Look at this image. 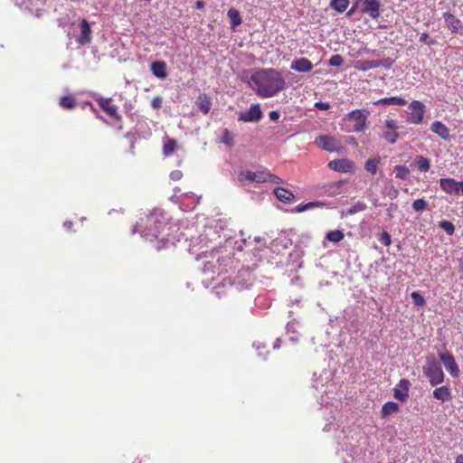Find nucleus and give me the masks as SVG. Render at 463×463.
<instances>
[{
  "instance_id": "4",
  "label": "nucleus",
  "mask_w": 463,
  "mask_h": 463,
  "mask_svg": "<svg viewBox=\"0 0 463 463\" xmlns=\"http://www.w3.org/2000/svg\"><path fill=\"white\" fill-rule=\"evenodd\" d=\"M422 372L429 379L431 386H437L444 382L445 374L441 364L432 354L426 357L425 364L422 366Z\"/></svg>"
},
{
  "instance_id": "48",
  "label": "nucleus",
  "mask_w": 463,
  "mask_h": 463,
  "mask_svg": "<svg viewBox=\"0 0 463 463\" xmlns=\"http://www.w3.org/2000/svg\"><path fill=\"white\" fill-rule=\"evenodd\" d=\"M420 41L421 43H427L428 45H432L435 43V41L434 40H430L429 41V34L428 33H422L420 36Z\"/></svg>"
},
{
  "instance_id": "63",
  "label": "nucleus",
  "mask_w": 463,
  "mask_h": 463,
  "mask_svg": "<svg viewBox=\"0 0 463 463\" xmlns=\"http://www.w3.org/2000/svg\"><path fill=\"white\" fill-rule=\"evenodd\" d=\"M387 211H388V215H389V216H392V210H391V209H388Z\"/></svg>"
},
{
  "instance_id": "62",
  "label": "nucleus",
  "mask_w": 463,
  "mask_h": 463,
  "mask_svg": "<svg viewBox=\"0 0 463 463\" xmlns=\"http://www.w3.org/2000/svg\"><path fill=\"white\" fill-rule=\"evenodd\" d=\"M292 326H293L292 324L288 323L287 326L288 330H289L292 327Z\"/></svg>"
},
{
  "instance_id": "14",
  "label": "nucleus",
  "mask_w": 463,
  "mask_h": 463,
  "mask_svg": "<svg viewBox=\"0 0 463 463\" xmlns=\"http://www.w3.org/2000/svg\"><path fill=\"white\" fill-rule=\"evenodd\" d=\"M410 382L406 379H401L397 386L393 389L395 399L404 402L409 397Z\"/></svg>"
},
{
  "instance_id": "44",
  "label": "nucleus",
  "mask_w": 463,
  "mask_h": 463,
  "mask_svg": "<svg viewBox=\"0 0 463 463\" xmlns=\"http://www.w3.org/2000/svg\"><path fill=\"white\" fill-rule=\"evenodd\" d=\"M328 63L333 67H339L344 63V58L339 54H334L330 57Z\"/></svg>"
},
{
  "instance_id": "30",
  "label": "nucleus",
  "mask_w": 463,
  "mask_h": 463,
  "mask_svg": "<svg viewBox=\"0 0 463 463\" xmlns=\"http://www.w3.org/2000/svg\"><path fill=\"white\" fill-rule=\"evenodd\" d=\"M407 102L404 99L400 97H390V98H383L375 102V104H383V105H398V106H403Z\"/></svg>"
},
{
  "instance_id": "54",
  "label": "nucleus",
  "mask_w": 463,
  "mask_h": 463,
  "mask_svg": "<svg viewBox=\"0 0 463 463\" xmlns=\"http://www.w3.org/2000/svg\"><path fill=\"white\" fill-rule=\"evenodd\" d=\"M455 463H463V454H459L457 456Z\"/></svg>"
},
{
  "instance_id": "61",
  "label": "nucleus",
  "mask_w": 463,
  "mask_h": 463,
  "mask_svg": "<svg viewBox=\"0 0 463 463\" xmlns=\"http://www.w3.org/2000/svg\"><path fill=\"white\" fill-rule=\"evenodd\" d=\"M262 300V298L259 297L256 298V305L259 306L260 304V301Z\"/></svg>"
},
{
  "instance_id": "36",
  "label": "nucleus",
  "mask_w": 463,
  "mask_h": 463,
  "mask_svg": "<svg viewBox=\"0 0 463 463\" xmlns=\"http://www.w3.org/2000/svg\"><path fill=\"white\" fill-rule=\"evenodd\" d=\"M14 2L16 5L29 12H32L36 5L35 0H14Z\"/></svg>"
},
{
  "instance_id": "22",
  "label": "nucleus",
  "mask_w": 463,
  "mask_h": 463,
  "mask_svg": "<svg viewBox=\"0 0 463 463\" xmlns=\"http://www.w3.org/2000/svg\"><path fill=\"white\" fill-rule=\"evenodd\" d=\"M250 272L246 270H240L238 275L233 280V284L236 285L238 289L247 288L250 285Z\"/></svg>"
},
{
  "instance_id": "47",
  "label": "nucleus",
  "mask_w": 463,
  "mask_h": 463,
  "mask_svg": "<svg viewBox=\"0 0 463 463\" xmlns=\"http://www.w3.org/2000/svg\"><path fill=\"white\" fill-rule=\"evenodd\" d=\"M393 62H394V61L392 59H391V58H385V59H383V60H377V63H379V67L383 66L385 69L392 68Z\"/></svg>"
},
{
  "instance_id": "3",
  "label": "nucleus",
  "mask_w": 463,
  "mask_h": 463,
  "mask_svg": "<svg viewBox=\"0 0 463 463\" xmlns=\"http://www.w3.org/2000/svg\"><path fill=\"white\" fill-rule=\"evenodd\" d=\"M204 258L203 273L205 275L227 271L232 260L229 254H221L220 250H213L210 253L203 252Z\"/></svg>"
},
{
  "instance_id": "20",
  "label": "nucleus",
  "mask_w": 463,
  "mask_h": 463,
  "mask_svg": "<svg viewBox=\"0 0 463 463\" xmlns=\"http://www.w3.org/2000/svg\"><path fill=\"white\" fill-rule=\"evenodd\" d=\"M150 70L153 75L160 80L167 77V67L165 61H156L151 63Z\"/></svg>"
},
{
  "instance_id": "25",
  "label": "nucleus",
  "mask_w": 463,
  "mask_h": 463,
  "mask_svg": "<svg viewBox=\"0 0 463 463\" xmlns=\"http://www.w3.org/2000/svg\"><path fill=\"white\" fill-rule=\"evenodd\" d=\"M413 165L416 166V168L420 172H428L430 168V161L427 157H424L423 156L418 155L415 157V160L413 162Z\"/></svg>"
},
{
  "instance_id": "6",
  "label": "nucleus",
  "mask_w": 463,
  "mask_h": 463,
  "mask_svg": "<svg viewBox=\"0 0 463 463\" xmlns=\"http://www.w3.org/2000/svg\"><path fill=\"white\" fill-rule=\"evenodd\" d=\"M425 105L420 100H412L408 107L406 121L410 124L419 125L422 123L425 114Z\"/></svg>"
},
{
  "instance_id": "28",
  "label": "nucleus",
  "mask_w": 463,
  "mask_h": 463,
  "mask_svg": "<svg viewBox=\"0 0 463 463\" xmlns=\"http://www.w3.org/2000/svg\"><path fill=\"white\" fill-rule=\"evenodd\" d=\"M324 205L323 203L316 201V202H309L307 203H301L296 206L291 212L292 213H303L305 211L312 210L317 207H320Z\"/></svg>"
},
{
  "instance_id": "59",
  "label": "nucleus",
  "mask_w": 463,
  "mask_h": 463,
  "mask_svg": "<svg viewBox=\"0 0 463 463\" xmlns=\"http://www.w3.org/2000/svg\"><path fill=\"white\" fill-rule=\"evenodd\" d=\"M458 270L463 273V259L459 260Z\"/></svg>"
},
{
  "instance_id": "9",
  "label": "nucleus",
  "mask_w": 463,
  "mask_h": 463,
  "mask_svg": "<svg viewBox=\"0 0 463 463\" xmlns=\"http://www.w3.org/2000/svg\"><path fill=\"white\" fill-rule=\"evenodd\" d=\"M384 127L386 130H384L382 134V137L385 139L390 144H395L400 135L397 132L399 128L397 121L392 118L386 119L384 122Z\"/></svg>"
},
{
  "instance_id": "50",
  "label": "nucleus",
  "mask_w": 463,
  "mask_h": 463,
  "mask_svg": "<svg viewBox=\"0 0 463 463\" xmlns=\"http://www.w3.org/2000/svg\"><path fill=\"white\" fill-rule=\"evenodd\" d=\"M183 173L180 170H175L171 172L170 178L174 181H178L182 178Z\"/></svg>"
},
{
  "instance_id": "5",
  "label": "nucleus",
  "mask_w": 463,
  "mask_h": 463,
  "mask_svg": "<svg viewBox=\"0 0 463 463\" xmlns=\"http://www.w3.org/2000/svg\"><path fill=\"white\" fill-rule=\"evenodd\" d=\"M370 113L367 109H354L347 113L344 118V122H351L352 126L343 128L345 132H364L366 128V122Z\"/></svg>"
},
{
  "instance_id": "52",
  "label": "nucleus",
  "mask_w": 463,
  "mask_h": 463,
  "mask_svg": "<svg viewBox=\"0 0 463 463\" xmlns=\"http://www.w3.org/2000/svg\"><path fill=\"white\" fill-rule=\"evenodd\" d=\"M279 112L277 110H272L269 113V117L271 120L276 121L279 118Z\"/></svg>"
},
{
  "instance_id": "39",
  "label": "nucleus",
  "mask_w": 463,
  "mask_h": 463,
  "mask_svg": "<svg viewBox=\"0 0 463 463\" xmlns=\"http://www.w3.org/2000/svg\"><path fill=\"white\" fill-rule=\"evenodd\" d=\"M176 147V141L175 139H169L163 147V153L165 156H169L174 153Z\"/></svg>"
},
{
  "instance_id": "64",
  "label": "nucleus",
  "mask_w": 463,
  "mask_h": 463,
  "mask_svg": "<svg viewBox=\"0 0 463 463\" xmlns=\"http://www.w3.org/2000/svg\"><path fill=\"white\" fill-rule=\"evenodd\" d=\"M290 340H291V341H295L296 339H295V337L291 336V337H290Z\"/></svg>"
},
{
  "instance_id": "31",
  "label": "nucleus",
  "mask_w": 463,
  "mask_h": 463,
  "mask_svg": "<svg viewBox=\"0 0 463 463\" xmlns=\"http://www.w3.org/2000/svg\"><path fill=\"white\" fill-rule=\"evenodd\" d=\"M329 5L336 12L344 13L349 5V0H331Z\"/></svg>"
},
{
  "instance_id": "21",
  "label": "nucleus",
  "mask_w": 463,
  "mask_h": 463,
  "mask_svg": "<svg viewBox=\"0 0 463 463\" xmlns=\"http://www.w3.org/2000/svg\"><path fill=\"white\" fill-rule=\"evenodd\" d=\"M443 17L448 28L454 33H458L462 26L461 21L449 12L444 13Z\"/></svg>"
},
{
  "instance_id": "17",
  "label": "nucleus",
  "mask_w": 463,
  "mask_h": 463,
  "mask_svg": "<svg viewBox=\"0 0 463 463\" xmlns=\"http://www.w3.org/2000/svg\"><path fill=\"white\" fill-rule=\"evenodd\" d=\"M98 103L99 107L110 117L119 119L120 117L118 114V108L114 105H111V99L110 98H99L98 99Z\"/></svg>"
},
{
  "instance_id": "16",
  "label": "nucleus",
  "mask_w": 463,
  "mask_h": 463,
  "mask_svg": "<svg viewBox=\"0 0 463 463\" xmlns=\"http://www.w3.org/2000/svg\"><path fill=\"white\" fill-rule=\"evenodd\" d=\"M91 40V29L87 22V20L82 19L80 22V33L77 37V42L81 44L85 45L89 43H90Z\"/></svg>"
},
{
  "instance_id": "12",
  "label": "nucleus",
  "mask_w": 463,
  "mask_h": 463,
  "mask_svg": "<svg viewBox=\"0 0 463 463\" xmlns=\"http://www.w3.org/2000/svg\"><path fill=\"white\" fill-rule=\"evenodd\" d=\"M380 6L379 0H363L361 11L367 14L372 19H377L380 16Z\"/></svg>"
},
{
  "instance_id": "41",
  "label": "nucleus",
  "mask_w": 463,
  "mask_h": 463,
  "mask_svg": "<svg viewBox=\"0 0 463 463\" xmlns=\"http://www.w3.org/2000/svg\"><path fill=\"white\" fill-rule=\"evenodd\" d=\"M439 227H440L442 230H444L448 235H452L455 232V226L449 221H446V220L440 221L439 222Z\"/></svg>"
},
{
  "instance_id": "60",
  "label": "nucleus",
  "mask_w": 463,
  "mask_h": 463,
  "mask_svg": "<svg viewBox=\"0 0 463 463\" xmlns=\"http://www.w3.org/2000/svg\"><path fill=\"white\" fill-rule=\"evenodd\" d=\"M279 342H280L279 338H278V339L275 341V343H274V345H273V348H274V349H278V348H279Z\"/></svg>"
},
{
  "instance_id": "58",
  "label": "nucleus",
  "mask_w": 463,
  "mask_h": 463,
  "mask_svg": "<svg viewBox=\"0 0 463 463\" xmlns=\"http://www.w3.org/2000/svg\"><path fill=\"white\" fill-rule=\"evenodd\" d=\"M458 194L461 193L463 194V181L458 182Z\"/></svg>"
},
{
  "instance_id": "55",
  "label": "nucleus",
  "mask_w": 463,
  "mask_h": 463,
  "mask_svg": "<svg viewBox=\"0 0 463 463\" xmlns=\"http://www.w3.org/2000/svg\"><path fill=\"white\" fill-rule=\"evenodd\" d=\"M63 226H64L66 229L70 230V229L71 228V226H72V222H71V221H66V222L63 223Z\"/></svg>"
},
{
  "instance_id": "26",
  "label": "nucleus",
  "mask_w": 463,
  "mask_h": 463,
  "mask_svg": "<svg viewBox=\"0 0 463 463\" xmlns=\"http://www.w3.org/2000/svg\"><path fill=\"white\" fill-rule=\"evenodd\" d=\"M197 106L203 114H207L212 107V101L205 94L200 95L197 99Z\"/></svg>"
},
{
  "instance_id": "53",
  "label": "nucleus",
  "mask_w": 463,
  "mask_h": 463,
  "mask_svg": "<svg viewBox=\"0 0 463 463\" xmlns=\"http://www.w3.org/2000/svg\"><path fill=\"white\" fill-rule=\"evenodd\" d=\"M196 9H203L204 7V3L202 0H198L195 3Z\"/></svg>"
},
{
  "instance_id": "1",
  "label": "nucleus",
  "mask_w": 463,
  "mask_h": 463,
  "mask_svg": "<svg viewBox=\"0 0 463 463\" xmlns=\"http://www.w3.org/2000/svg\"><path fill=\"white\" fill-rule=\"evenodd\" d=\"M241 80L262 99L272 98L287 87L284 77L276 69L245 71Z\"/></svg>"
},
{
  "instance_id": "42",
  "label": "nucleus",
  "mask_w": 463,
  "mask_h": 463,
  "mask_svg": "<svg viewBox=\"0 0 463 463\" xmlns=\"http://www.w3.org/2000/svg\"><path fill=\"white\" fill-rule=\"evenodd\" d=\"M221 142L227 145L228 146H232L233 142V136L228 129H224L222 133V137L221 138Z\"/></svg>"
},
{
  "instance_id": "32",
  "label": "nucleus",
  "mask_w": 463,
  "mask_h": 463,
  "mask_svg": "<svg viewBox=\"0 0 463 463\" xmlns=\"http://www.w3.org/2000/svg\"><path fill=\"white\" fill-rule=\"evenodd\" d=\"M398 410H399L398 403H396L394 402H388L383 404L381 412H382L383 417H387V416L398 411Z\"/></svg>"
},
{
  "instance_id": "13",
  "label": "nucleus",
  "mask_w": 463,
  "mask_h": 463,
  "mask_svg": "<svg viewBox=\"0 0 463 463\" xmlns=\"http://www.w3.org/2000/svg\"><path fill=\"white\" fill-rule=\"evenodd\" d=\"M328 166L340 173H351L354 170V164L346 158L332 160L328 163Z\"/></svg>"
},
{
  "instance_id": "29",
  "label": "nucleus",
  "mask_w": 463,
  "mask_h": 463,
  "mask_svg": "<svg viewBox=\"0 0 463 463\" xmlns=\"http://www.w3.org/2000/svg\"><path fill=\"white\" fill-rule=\"evenodd\" d=\"M381 163V157L376 156L373 158L368 159L364 164V169L372 175H375L377 173L378 165Z\"/></svg>"
},
{
  "instance_id": "40",
  "label": "nucleus",
  "mask_w": 463,
  "mask_h": 463,
  "mask_svg": "<svg viewBox=\"0 0 463 463\" xmlns=\"http://www.w3.org/2000/svg\"><path fill=\"white\" fill-rule=\"evenodd\" d=\"M427 202L423 198L415 200L411 204L412 209L416 213H422L427 209Z\"/></svg>"
},
{
  "instance_id": "51",
  "label": "nucleus",
  "mask_w": 463,
  "mask_h": 463,
  "mask_svg": "<svg viewBox=\"0 0 463 463\" xmlns=\"http://www.w3.org/2000/svg\"><path fill=\"white\" fill-rule=\"evenodd\" d=\"M315 107L320 110H327L330 108L329 103L318 101L315 103Z\"/></svg>"
},
{
  "instance_id": "15",
  "label": "nucleus",
  "mask_w": 463,
  "mask_h": 463,
  "mask_svg": "<svg viewBox=\"0 0 463 463\" xmlns=\"http://www.w3.org/2000/svg\"><path fill=\"white\" fill-rule=\"evenodd\" d=\"M290 69L298 72H309L313 69V64L307 58H298L292 61Z\"/></svg>"
},
{
  "instance_id": "10",
  "label": "nucleus",
  "mask_w": 463,
  "mask_h": 463,
  "mask_svg": "<svg viewBox=\"0 0 463 463\" xmlns=\"http://www.w3.org/2000/svg\"><path fill=\"white\" fill-rule=\"evenodd\" d=\"M439 357L443 363L446 370L454 378L459 375V369L454 356L449 352H439Z\"/></svg>"
},
{
  "instance_id": "57",
  "label": "nucleus",
  "mask_w": 463,
  "mask_h": 463,
  "mask_svg": "<svg viewBox=\"0 0 463 463\" xmlns=\"http://www.w3.org/2000/svg\"><path fill=\"white\" fill-rule=\"evenodd\" d=\"M355 12V6H353L346 14L348 17L352 16Z\"/></svg>"
},
{
  "instance_id": "34",
  "label": "nucleus",
  "mask_w": 463,
  "mask_h": 463,
  "mask_svg": "<svg viewBox=\"0 0 463 463\" xmlns=\"http://www.w3.org/2000/svg\"><path fill=\"white\" fill-rule=\"evenodd\" d=\"M395 177L401 180H406L410 175V170L405 165H396L394 167Z\"/></svg>"
},
{
  "instance_id": "8",
  "label": "nucleus",
  "mask_w": 463,
  "mask_h": 463,
  "mask_svg": "<svg viewBox=\"0 0 463 463\" xmlns=\"http://www.w3.org/2000/svg\"><path fill=\"white\" fill-rule=\"evenodd\" d=\"M262 111L260 104H251L247 111H241L238 119L243 122H258L262 118Z\"/></svg>"
},
{
  "instance_id": "38",
  "label": "nucleus",
  "mask_w": 463,
  "mask_h": 463,
  "mask_svg": "<svg viewBox=\"0 0 463 463\" xmlns=\"http://www.w3.org/2000/svg\"><path fill=\"white\" fill-rule=\"evenodd\" d=\"M366 209V204L364 202H356L347 210V214L353 215Z\"/></svg>"
},
{
  "instance_id": "18",
  "label": "nucleus",
  "mask_w": 463,
  "mask_h": 463,
  "mask_svg": "<svg viewBox=\"0 0 463 463\" xmlns=\"http://www.w3.org/2000/svg\"><path fill=\"white\" fill-rule=\"evenodd\" d=\"M458 182L453 178H440L439 186L449 194H458Z\"/></svg>"
},
{
  "instance_id": "7",
  "label": "nucleus",
  "mask_w": 463,
  "mask_h": 463,
  "mask_svg": "<svg viewBox=\"0 0 463 463\" xmlns=\"http://www.w3.org/2000/svg\"><path fill=\"white\" fill-rule=\"evenodd\" d=\"M266 170L251 172L241 171L238 174L237 180L241 185H247L250 183H265Z\"/></svg>"
},
{
  "instance_id": "45",
  "label": "nucleus",
  "mask_w": 463,
  "mask_h": 463,
  "mask_svg": "<svg viewBox=\"0 0 463 463\" xmlns=\"http://www.w3.org/2000/svg\"><path fill=\"white\" fill-rule=\"evenodd\" d=\"M379 241L384 245L389 246L392 243L391 235L387 232H383L379 235Z\"/></svg>"
},
{
  "instance_id": "2",
  "label": "nucleus",
  "mask_w": 463,
  "mask_h": 463,
  "mask_svg": "<svg viewBox=\"0 0 463 463\" xmlns=\"http://www.w3.org/2000/svg\"><path fill=\"white\" fill-rule=\"evenodd\" d=\"M169 229L165 213L162 210L155 209L148 215L140 218V221L133 227L132 233L139 232L143 238L150 241L158 240L162 245H157L156 249L160 250L168 241L166 232Z\"/></svg>"
},
{
  "instance_id": "11",
  "label": "nucleus",
  "mask_w": 463,
  "mask_h": 463,
  "mask_svg": "<svg viewBox=\"0 0 463 463\" xmlns=\"http://www.w3.org/2000/svg\"><path fill=\"white\" fill-rule=\"evenodd\" d=\"M315 143L319 147L328 152H335L340 146V143L336 138L326 135H320L316 137Z\"/></svg>"
},
{
  "instance_id": "35",
  "label": "nucleus",
  "mask_w": 463,
  "mask_h": 463,
  "mask_svg": "<svg viewBox=\"0 0 463 463\" xmlns=\"http://www.w3.org/2000/svg\"><path fill=\"white\" fill-rule=\"evenodd\" d=\"M344 233L342 231L335 230V231H330L326 233V238L332 242L337 243L340 241L344 239Z\"/></svg>"
},
{
  "instance_id": "33",
  "label": "nucleus",
  "mask_w": 463,
  "mask_h": 463,
  "mask_svg": "<svg viewBox=\"0 0 463 463\" xmlns=\"http://www.w3.org/2000/svg\"><path fill=\"white\" fill-rule=\"evenodd\" d=\"M59 105L65 109H71L75 107L76 101L72 96H63L60 99Z\"/></svg>"
},
{
  "instance_id": "43",
  "label": "nucleus",
  "mask_w": 463,
  "mask_h": 463,
  "mask_svg": "<svg viewBox=\"0 0 463 463\" xmlns=\"http://www.w3.org/2000/svg\"><path fill=\"white\" fill-rule=\"evenodd\" d=\"M412 302L417 307H422L425 305L424 298L417 291H414L411 295Z\"/></svg>"
},
{
  "instance_id": "46",
  "label": "nucleus",
  "mask_w": 463,
  "mask_h": 463,
  "mask_svg": "<svg viewBox=\"0 0 463 463\" xmlns=\"http://www.w3.org/2000/svg\"><path fill=\"white\" fill-rule=\"evenodd\" d=\"M266 175H267V176H265V182H271V183H274V184H281L282 183V179L281 178H279V176L269 173L267 170H266Z\"/></svg>"
},
{
  "instance_id": "23",
  "label": "nucleus",
  "mask_w": 463,
  "mask_h": 463,
  "mask_svg": "<svg viewBox=\"0 0 463 463\" xmlns=\"http://www.w3.org/2000/svg\"><path fill=\"white\" fill-rule=\"evenodd\" d=\"M274 194L278 200L285 203H290L295 199V195L289 190L284 187L275 188Z\"/></svg>"
},
{
  "instance_id": "56",
  "label": "nucleus",
  "mask_w": 463,
  "mask_h": 463,
  "mask_svg": "<svg viewBox=\"0 0 463 463\" xmlns=\"http://www.w3.org/2000/svg\"><path fill=\"white\" fill-rule=\"evenodd\" d=\"M254 346L256 347V349H257L258 351H260V348H265V345H261V344H254ZM259 355H260V356H261V353H260V352H259Z\"/></svg>"
},
{
  "instance_id": "37",
  "label": "nucleus",
  "mask_w": 463,
  "mask_h": 463,
  "mask_svg": "<svg viewBox=\"0 0 463 463\" xmlns=\"http://www.w3.org/2000/svg\"><path fill=\"white\" fill-rule=\"evenodd\" d=\"M379 67V63H377V60H367V61H361L359 62L358 69L361 71H368L372 69H376Z\"/></svg>"
},
{
  "instance_id": "19",
  "label": "nucleus",
  "mask_w": 463,
  "mask_h": 463,
  "mask_svg": "<svg viewBox=\"0 0 463 463\" xmlns=\"http://www.w3.org/2000/svg\"><path fill=\"white\" fill-rule=\"evenodd\" d=\"M430 131L438 135L443 140H449V129L441 121L436 120L430 126Z\"/></svg>"
},
{
  "instance_id": "27",
  "label": "nucleus",
  "mask_w": 463,
  "mask_h": 463,
  "mask_svg": "<svg viewBox=\"0 0 463 463\" xmlns=\"http://www.w3.org/2000/svg\"><path fill=\"white\" fill-rule=\"evenodd\" d=\"M227 15L231 21V29L235 30L241 24V17L238 10L234 8L229 9Z\"/></svg>"
},
{
  "instance_id": "24",
  "label": "nucleus",
  "mask_w": 463,
  "mask_h": 463,
  "mask_svg": "<svg viewBox=\"0 0 463 463\" xmlns=\"http://www.w3.org/2000/svg\"><path fill=\"white\" fill-rule=\"evenodd\" d=\"M433 397L442 402H449L452 396L448 386H440L433 391Z\"/></svg>"
},
{
  "instance_id": "49",
  "label": "nucleus",
  "mask_w": 463,
  "mask_h": 463,
  "mask_svg": "<svg viewBox=\"0 0 463 463\" xmlns=\"http://www.w3.org/2000/svg\"><path fill=\"white\" fill-rule=\"evenodd\" d=\"M151 106L153 109H159L162 106V98L156 96L152 99Z\"/></svg>"
}]
</instances>
